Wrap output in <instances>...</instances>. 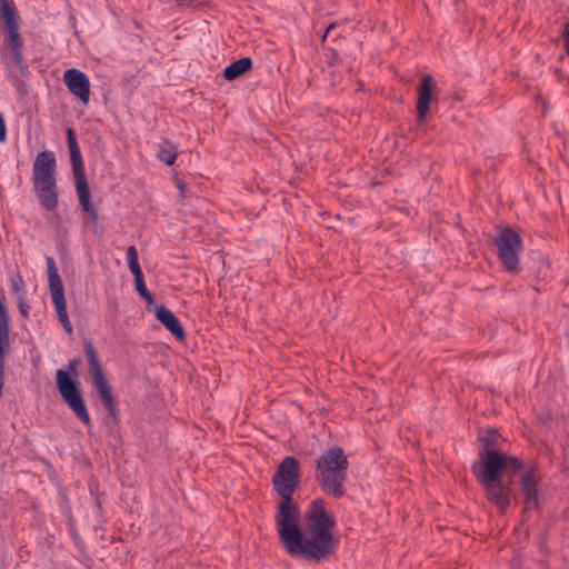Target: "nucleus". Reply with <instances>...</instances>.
Here are the masks:
<instances>
[{"instance_id": "obj_24", "label": "nucleus", "mask_w": 569, "mask_h": 569, "mask_svg": "<svg viewBox=\"0 0 569 569\" xmlns=\"http://www.w3.org/2000/svg\"><path fill=\"white\" fill-rule=\"evenodd\" d=\"M134 284H136V290L139 292V295L147 302H152V296H151V293L148 291V289L146 287L143 274L134 277Z\"/></svg>"}, {"instance_id": "obj_3", "label": "nucleus", "mask_w": 569, "mask_h": 569, "mask_svg": "<svg viewBox=\"0 0 569 569\" xmlns=\"http://www.w3.org/2000/svg\"><path fill=\"white\" fill-rule=\"evenodd\" d=\"M348 466L347 456L339 447H331L320 456L316 466V479L325 493L333 497L345 495Z\"/></svg>"}, {"instance_id": "obj_23", "label": "nucleus", "mask_w": 569, "mask_h": 569, "mask_svg": "<svg viewBox=\"0 0 569 569\" xmlns=\"http://www.w3.org/2000/svg\"><path fill=\"white\" fill-rule=\"evenodd\" d=\"M11 60H12V63L21 72H23L27 69V66L24 64V61H23L22 47H12L11 48Z\"/></svg>"}, {"instance_id": "obj_9", "label": "nucleus", "mask_w": 569, "mask_h": 569, "mask_svg": "<svg viewBox=\"0 0 569 569\" xmlns=\"http://www.w3.org/2000/svg\"><path fill=\"white\" fill-rule=\"evenodd\" d=\"M56 157L51 151H42L40 152L32 167V183H51L56 182Z\"/></svg>"}, {"instance_id": "obj_11", "label": "nucleus", "mask_w": 569, "mask_h": 569, "mask_svg": "<svg viewBox=\"0 0 569 569\" xmlns=\"http://www.w3.org/2000/svg\"><path fill=\"white\" fill-rule=\"evenodd\" d=\"M538 480L535 470H528L521 477V489L525 495L526 509L537 508L539 505Z\"/></svg>"}, {"instance_id": "obj_5", "label": "nucleus", "mask_w": 569, "mask_h": 569, "mask_svg": "<svg viewBox=\"0 0 569 569\" xmlns=\"http://www.w3.org/2000/svg\"><path fill=\"white\" fill-rule=\"evenodd\" d=\"M56 382L61 398L76 417L84 425H90V417L79 390L78 381L70 378L67 371L59 369L56 372Z\"/></svg>"}, {"instance_id": "obj_7", "label": "nucleus", "mask_w": 569, "mask_h": 569, "mask_svg": "<svg viewBox=\"0 0 569 569\" xmlns=\"http://www.w3.org/2000/svg\"><path fill=\"white\" fill-rule=\"evenodd\" d=\"M86 355L89 362L90 372L92 375V386L103 402L104 408L112 413L114 408L111 388L101 368L98 356L90 343L86 347Z\"/></svg>"}, {"instance_id": "obj_18", "label": "nucleus", "mask_w": 569, "mask_h": 569, "mask_svg": "<svg viewBox=\"0 0 569 569\" xmlns=\"http://www.w3.org/2000/svg\"><path fill=\"white\" fill-rule=\"evenodd\" d=\"M52 302L54 305V309L57 311L59 321L61 322L63 329L69 335H71L72 331H73V328H72L71 322H70L69 317H68L67 303H66L64 295L52 297Z\"/></svg>"}, {"instance_id": "obj_26", "label": "nucleus", "mask_w": 569, "mask_h": 569, "mask_svg": "<svg viewBox=\"0 0 569 569\" xmlns=\"http://www.w3.org/2000/svg\"><path fill=\"white\" fill-rule=\"evenodd\" d=\"M67 139L70 153L80 150L73 129L69 128L67 130Z\"/></svg>"}, {"instance_id": "obj_22", "label": "nucleus", "mask_w": 569, "mask_h": 569, "mask_svg": "<svg viewBox=\"0 0 569 569\" xmlns=\"http://www.w3.org/2000/svg\"><path fill=\"white\" fill-rule=\"evenodd\" d=\"M10 289L13 293L18 295L19 298H23L24 281L20 274H16L10 278Z\"/></svg>"}, {"instance_id": "obj_27", "label": "nucleus", "mask_w": 569, "mask_h": 569, "mask_svg": "<svg viewBox=\"0 0 569 569\" xmlns=\"http://www.w3.org/2000/svg\"><path fill=\"white\" fill-rule=\"evenodd\" d=\"M19 310L23 316H27L29 312V306L23 301V298H19Z\"/></svg>"}, {"instance_id": "obj_6", "label": "nucleus", "mask_w": 569, "mask_h": 569, "mask_svg": "<svg viewBox=\"0 0 569 569\" xmlns=\"http://www.w3.org/2000/svg\"><path fill=\"white\" fill-rule=\"evenodd\" d=\"M499 258L508 271H517L522 252V241L518 232L511 228L499 231L495 238Z\"/></svg>"}, {"instance_id": "obj_19", "label": "nucleus", "mask_w": 569, "mask_h": 569, "mask_svg": "<svg viewBox=\"0 0 569 569\" xmlns=\"http://www.w3.org/2000/svg\"><path fill=\"white\" fill-rule=\"evenodd\" d=\"M74 181L84 180L86 171L80 150L70 153Z\"/></svg>"}, {"instance_id": "obj_10", "label": "nucleus", "mask_w": 569, "mask_h": 569, "mask_svg": "<svg viewBox=\"0 0 569 569\" xmlns=\"http://www.w3.org/2000/svg\"><path fill=\"white\" fill-rule=\"evenodd\" d=\"M63 82L69 91L83 104L89 103L90 81L84 72L74 68L68 69L63 73Z\"/></svg>"}, {"instance_id": "obj_17", "label": "nucleus", "mask_w": 569, "mask_h": 569, "mask_svg": "<svg viewBox=\"0 0 569 569\" xmlns=\"http://www.w3.org/2000/svg\"><path fill=\"white\" fill-rule=\"evenodd\" d=\"M0 16L7 29L19 27V16L11 0H0Z\"/></svg>"}, {"instance_id": "obj_21", "label": "nucleus", "mask_w": 569, "mask_h": 569, "mask_svg": "<svg viewBox=\"0 0 569 569\" xmlns=\"http://www.w3.org/2000/svg\"><path fill=\"white\" fill-rule=\"evenodd\" d=\"M127 260L133 277L142 276V270L138 260V251L134 246H130L127 250Z\"/></svg>"}, {"instance_id": "obj_14", "label": "nucleus", "mask_w": 569, "mask_h": 569, "mask_svg": "<svg viewBox=\"0 0 569 569\" xmlns=\"http://www.w3.org/2000/svg\"><path fill=\"white\" fill-rule=\"evenodd\" d=\"M74 183H76L77 194H78L79 202H80L82 210L87 213L90 221L97 222L98 212H97L94 206L90 201V191H89L87 179L74 181Z\"/></svg>"}, {"instance_id": "obj_2", "label": "nucleus", "mask_w": 569, "mask_h": 569, "mask_svg": "<svg viewBox=\"0 0 569 569\" xmlns=\"http://www.w3.org/2000/svg\"><path fill=\"white\" fill-rule=\"evenodd\" d=\"M522 468L516 457L492 448L480 451V459L472 466V471L486 491L487 499L503 513L510 505V487L502 480L503 473L515 475Z\"/></svg>"}, {"instance_id": "obj_15", "label": "nucleus", "mask_w": 569, "mask_h": 569, "mask_svg": "<svg viewBox=\"0 0 569 569\" xmlns=\"http://www.w3.org/2000/svg\"><path fill=\"white\" fill-rule=\"evenodd\" d=\"M46 262L51 298L64 295L62 280L59 276L54 259L52 257H47Z\"/></svg>"}, {"instance_id": "obj_1", "label": "nucleus", "mask_w": 569, "mask_h": 569, "mask_svg": "<svg viewBox=\"0 0 569 569\" xmlns=\"http://www.w3.org/2000/svg\"><path fill=\"white\" fill-rule=\"evenodd\" d=\"M279 540L291 557H301L307 561H321L332 555L337 548L333 513L322 499H315L307 506L302 525L298 507L282 516H274Z\"/></svg>"}, {"instance_id": "obj_13", "label": "nucleus", "mask_w": 569, "mask_h": 569, "mask_svg": "<svg viewBox=\"0 0 569 569\" xmlns=\"http://www.w3.org/2000/svg\"><path fill=\"white\" fill-rule=\"evenodd\" d=\"M156 317L177 339L184 338L183 328L171 310L164 306H159L156 308Z\"/></svg>"}, {"instance_id": "obj_20", "label": "nucleus", "mask_w": 569, "mask_h": 569, "mask_svg": "<svg viewBox=\"0 0 569 569\" xmlns=\"http://www.w3.org/2000/svg\"><path fill=\"white\" fill-rule=\"evenodd\" d=\"M158 159L168 166H172L177 159V151L170 143H162L159 146Z\"/></svg>"}, {"instance_id": "obj_8", "label": "nucleus", "mask_w": 569, "mask_h": 569, "mask_svg": "<svg viewBox=\"0 0 569 569\" xmlns=\"http://www.w3.org/2000/svg\"><path fill=\"white\" fill-rule=\"evenodd\" d=\"M437 84L430 74H426L420 79L417 89V120L418 123H423L428 114L437 107Z\"/></svg>"}, {"instance_id": "obj_29", "label": "nucleus", "mask_w": 569, "mask_h": 569, "mask_svg": "<svg viewBox=\"0 0 569 569\" xmlns=\"http://www.w3.org/2000/svg\"><path fill=\"white\" fill-rule=\"evenodd\" d=\"M336 28V24L335 23H331L327 27V30H326V33L323 36V40H326L327 37L330 36L331 31Z\"/></svg>"}, {"instance_id": "obj_12", "label": "nucleus", "mask_w": 569, "mask_h": 569, "mask_svg": "<svg viewBox=\"0 0 569 569\" xmlns=\"http://www.w3.org/2000/svg\"><path fill=\"white\" fill-rule=\"evenodd\" d=\"M33 190L41 207H43L48 211H52L57 208L58 192L56 182H51L48 184H33Z\"/></svg>"}, {"instance_id": "obj_25", "label": "nucleus", "mask_w": 569, "mask_h": 569, "mask_svg": "<svg viewBox=\"0 0 569 569\" xmlns=\"http://www.w3.org/2000/svg\"><path fill=\"white\" fill-rule=\"evenodd\" d=\"M7 39L10 48L22 47V41L19 34V27L7 29Z\"/></svg>"}, {"instance_id": "obj_16", "label": "nucleus", "mask_w": 569, "mask_h": 569, "mask_svg": "<svg viewBox=\"0 0 569 569\" xmlns=\"http://www.w3.org/2000/svg\"><path fill=\"white\" fill-rule=\"evenodd\" d=\"M252 68V61L250 58L244 57L238 59L237 61L230 63L223 70V77L231 81L242 76L244 72L249 71Z\"/></svg>"}, {"instance_id": "obj_28", "label": "nucleus", "mask_w": 569, "mask_h": 569, "mask_svg": "<svg viewBox=\"0 0 569 569\" xmlns=\"http://www.w3.org/2000/svg\"><path fill=\"white\" fill-rule=\"evenodd\" d=\"M77 365L78 363L76 360H72L69 362L68 370L71 371L73 375H76Z\"/></svg>"}, {"instance_id": "obj_4", "label": "nucleus", "mask_w": 569, "mask_h": 569, "mask_svg": "<svg viewBox=\"0 0 569 569\" xmlns=\"http://www.w3.org/2000/svg\"><path fill=\"white\" fill-rule=\"evenodd\" d=\"M300 478L299 461L291 456L283 458L272 476L273 489L281 497L276 516H282L296 507L292 496L300 485Z\"/></svg>"}]
</instances>
